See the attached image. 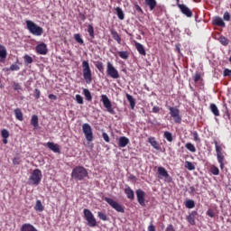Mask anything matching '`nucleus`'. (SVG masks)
Segmentation results:
<instances>
[{
  "mask_svg": "<svg viewBox=\"0 0 231 231\" xmlns=\"http://www.w3.org/2000/svg\"><path fill=\"white\" fill-rule=\"evenodd\" d=\"M110 33H111L114 41H116L117 44H122V38L120 37V34H118L116 30L111 29Z\"/></svg>",
  "mask_w": 231,
  "mask_h": 231,
  "instance_id": "obj_21",
  "label": "nucleus"
},
{
  "mask_svg": "<svg viewBox=\"0 0 231 231\" xmlns=\"http://www.w3.org/2000/svg\"><path fill=\"white\" fill-rule=\"evenodd\" d=\"M13 89L14 91H20V89H22L21 85L17 82H14L13 83Z\"/></svg>",
  "mask_w": 231,
  "mask_h": 231,
  "instance_id": "obj_49",
  "label": "nucleus"
},
{
  "mask_svg": "<svg viewBox=\"0 0 231 231\" xmlns=\"http://www.w3.org/2000/svg\"><path fill=\"white\" fill-rule=\"evenodd\" d=\"M88 172L84 166H76L71 172L72 180L76 181H82L85 178H88Z\"/></svg>",
  "mask_w": 231,
  "mask_h": 231,
  "instance_id": "obj_1",
  "label": "nucleus"
},
{
  "mask_svg": "<svg viewBox=\"0 0 231 231\" xmlns=\"http://www.w3.org/2000/svg\"><path fill=\"white\" fill-rule=\"evenodd\" d=\"M207 216H208L209 217H214V216H215L214 210L208 209V210L207 211Z\"/></svg>",
  "mask_w": 231,
  "mask_h": 231,
  "instance_id": "obj_57",
  "label": "nucleus"
},
{
  "mask_svg": "<svg viewBox=\"0 0 231 231\" xmlns=\"http://www.w3.org/2000/svg\"><path fill=\"white\" fill-rule=\"evenodd\" d=\"M186 208H194L196 207V202L193 199H188L185 202Z\"/></svg>",
  "mask_w": 231,
  "mask_h": 231,
  "instance_id": "obj_35",
  "label": "nucleus"
},
{
  "mask_svg": "<svg viewBox=\"0 0 231 231\" xmlns=\"http://www.w3.org/2000/svg\"><path fill=\"white\" fill-rule=\"evenodd\" d=\"M219 42L222 43L223 46H228V39L225 36H220L218 39Z\"/></svg>",
  "mask_w": 231,
  "mask_h": 231,
  "instance_id": "obj_40",
  "label": "nucleus"
},
{
  "mask_svg": "<svg viewBox=\"0 0 231 231\" xmlns=\"http://www.w3.org/2000/svg\"><path fill=\"white\" fill-rule=\"evenodd\" d=\"M185 147L188 151H189V152H196V146H194L192 143H187Z\"/></svg>",
  "mask_w": 231,
  "mask_h": 231,
  "instance_id": "obj_37",
  "label": "nucleus"
},
{
  "mask_svg": "<svg viewBox=\"0 0 231 231\" xmlns=\"http://www.w3.org/2000/svg\"><path fill=\"white\" fill-rule=\"evenodd\" d=\"M3 143H5V144L8 143V138H4L3 139Z\"/></svg>",
  "mask_w": 231,
  "mask_h": 231,
  "instance_id": "obj_63",
  "label": "nucleus"
},
{
  "mask_svg": "<svg viewBox=\"0 0 231 231\" xmlns=\"http://www.w3.org/2000/svg\"><path fill=\"white\" fill-rule=\"evenodd\" d=\"M120 59H123L124 60H127L129 59V51H122L117 52Z\"/></svg>",
  "mask_w": 231,
  "mask_h": 231,
  "instance_id": "obj_33",
  "label": "nucleus"
},
{
  "mask_svg": "<svg viewBox=\"0 0 231 231\" xmlns=\"http://www.w3.org/2000/svg\"><path fill=\"white\" fill-rule=\"evenodd\" d=\"M5 87L3 86V83H2V80H1V78H0V89H3Z\"/></svg>",
  "mask_w": 231,
  "mask_h": 231,
  "instance_id": "obj_64",
  "label": "nucleus"
},
{
  "mask_svg": "<svg viewBox=\"0 0 231 231\" xmlns=\"http://www.w3.org/2000/svg\"><path fill=\"white\" fill-rule=\"evenodd\" d=\"M129 138L125 137V136H121L118 139V147L124 148V147H127V145H129Z\"/></svg>",
  "mask_w": 231,
  "mask_h": 231,
  "instance_id": "obj_19",
  "label": "nucleus"
},
{
  "mask_svg": "<svg viewBox=\"0 0 231 231\" xmlns=\"http://www.w3.org/2000/svg\"><path fill=\"white\" fill-rule=\"evenodd\" d=\"M185 167L188 169V171H195L196 166L191 162L186 161Z\"/></svg>",
  "mask_w": 231,
  "mask_h": 231,
  "instance_id": "obj_38",
  "label": "nucleus"
},
{
  "mask_svg": "<svg viewBox=\"0 0 231 231\" xmlns=\"http://www.w3.org/2000/svg\"><path fill=\"white\" fill-rule=\"evenodd\" d=\"M178 8H180L181 14L186 15V17H192V11L187 5L183 4H178Z\"/></svg>",
  "mask_w": 231,
  "mask_h": 231,
  "instance_id": "obj_13",
  "label": "nucleus"
},
{
  "mask_svg": "<svg viewBox=\"0 0 231 231\" xmlns=\"http://www.w3.org/2000/svg\"><path fill=\"white\" fill-rule=\"evenodd\" d=\"M104 201L110 205V207H112L114 210H116V212H120L121 214H124L125 212V208H124V206L115 201L113 199L105 197Z\"/></svg>",
  "mask_w": 231,
  "mask_h": 231,
  "instance_id": "obj_7",
  "label": "nucleus"
},
{
  "mask_svg": "<svg viewBox=\"0 0 231 231\" xmlns=\"http://www.w3.org/2000/svg\"><path fill=\"white\" fill-rule=\"evenodd\" d=\"M165 231H176V229H174V226H172L171 224H170V225L166 227Z\"/></svg>",
  "mask_w": 231,
  "mask_h": 231,
  "instance_id": "obj_58",
  "label": "nucleus"
},
{
  "mask_svg": "<svg viewBox=\"0 0 231 231\" xmlns=\"http://www.w3.org/2000/svg\"><path fill=\"white\" fill-rule=\"evenodd\" d=\"M213 24L215 26H220L221 28H225L226 26V24L225 23V22L223 21V18L217 16L213 20Z\"/></svg>",
  "mask_w": 231,
  "mask_h": 231,
  "instance_id": "obj_22",
  "label": "nucleus"
},
{
  "mask_svg": "<svg viewBox=\"0 0 231 231\" xmlns=\"http://www.w3.org/2000/svg\"><path fill=\"white\" fill-rule=\"evenodd\" d=\"M193 80L194 82L198 83L199 80H203V78H201V73L196 72L195 75L193 76Z\"/></svg>",
  "mask_w": 231,
  "mask_h": 231,
  "instance_id": "obj_41",
  "label": "nucleus"
},
{
  "mask_svg": "<svg viewBox=\"0 0 231 231\" xmlns=\"http://www.w3.org/2000/svg\"><path fill=\"white\" fill-rule=\"evenodd\" d=\"M81 66H82L83 79L86 84H91V82H93V72H91V67L89 66V61L83 60Z\"/></svg>",
  "mask_w": 231,
  "mask_h": 231,
  "instance_id": "obj_3",
  "label": "nucleus"
},
{
  "mask_svg": "<svg viewBox=\"0 0 231 231\" xmlns=\"http://www.w3.org/2000/svg\"><path fill=\"white\" fill-rule=\"evenodd\" d=\"M7 56L8 52L6 51V47H5V45L0 44V62H5Z\"/></svg>",
  "mask_w": 231,
  "mask_h": 231,
  "instance_id": "obj_16",
  "label": "nucleus"
},
{
  "mask_svg": "<svg viewBox=\"0 0 231 231\" xmlns=\"http://www.w3.org/2000/svg\"><path fill=\"white\" fill-rule=\"evenodd\" d=\"M171 118H173L175 124H181V116H180V109L174 106L168 107Z\"/></svg>",
  "mask_w": 231,
  "mask_h": 231,
  "instance_id": "obj_10",
  "label": "nucleus"
},
{
  "mask_svg": "<svg viewBox=\"0 0 231 231\" xmlns=\"http://www.w3.org/2000/svg\"><path fill=\"white\" fill-rule=\"evenodd\" d=\"M198 216V211H192L187 217L188 223L189 225H196V217Z\"/></svg>",
  "mask_w": 231,
  "mask_h": 231,
  "instance_id": "obj_18",
  "label": "nucleus"
},
{
  "mask_svg": "<svg viewBox=\"0 0 231 231\" xmlns=\"http://www.w3.org/2000/svg\"><path fill=\"white\" fill-rule=\"evenodd\" d=\"M36 53L39 55H46L48 53V45L44 42L38 44L36 46Z\"/></svg>",
  "mask_w": 231,
  "mask_h": 231,
  "instance_id": "obj_14",
  "label": "nucleus"
},
{
  "mask_svg": "<svg viewBox=\"0 0 231 231\" xmlns=\"http://www.w3.org/2000/svg\"><path fill=\"white\" fill-rule=\"evenodd\" d=\"M23 59H24L25 64H32L33 62V58H32V56L28 54H25Z\"/></svg>",
  "mask_w": 231,
  "mask_h": 231,
  "instance_id": "obj_42",
  "label": "nucleus"
},
{
  "mask_svg": "<svg viewBox=\"0 0 231 231\" xmlns=\"http://www.w3.org/2000/svg\"><path fill=\"white\" fill-rule=\"evenodd\" d=\"M47 147L53 152H60V148L59 147V144H55L54 143L49 142L47 143Z\"/></svg>",
  "mask_w": 231,
  "mask_h": 231,
  "instance_id": "obj_24",
  "label": "nucleus"
},
{
  "mask_svg": "<svg viewBox=\"0 0 231 231\" xmlns=\"http://www.w3.org/2000/svg\"><path fill=\"white\" fill-rule=\"evenodd\" d=\"M14 113L16 120H19L20 122H23V120H24V118L23 117V111H21V108L14 109Z\"/></svg>",
  "mask_w": 231,
  "mask_h": 231,
  "instance_id": "obj_26",
  "label": "nucleus"
},
{
  "mask_svg": "<svg viewBox=\"0 0 231 231\" xmlns=\"http://www.w3.org/2000/svg\"><path fill=\"white\" fill-rule=\"evenodd\" d=\"M88 33L90 39H95V28H93V25L91 24L88 25Z\"/></svg>",
  "mask_w": 231,
  "mask_h": 231,
  "instance_id": "obj_34",
  "label": "nucleus"
},
{
  "mask_svg": "<svg viewBox=\"0 0 231 231\" xmlns=\"http://www.w3.org/2000/svg\"><path fill=\"white\" fill-rule=\"evenodd\" d=\"M157 174L159 175V178H165L166 180L171 177L167 170L162 166L158 167Z\"/></svg>",
  "mask_w": 231,
  "mask_h": 231,
  "instance_id": "obj_15",
  "label": "nucleus"
},
{
  "mask_svg": "<svg viewBox=\"0 0 231 231\" xmlns=\"http://www.w3.org/2000/svg\"><path fill=\"white\" fill-rule=\"evenodd\" d=\"M135 48L138 51V53H140V55H147V52L145 51V48L142 45V43L135 42Z\"/></svg>",
  "mask_w": 231,
  "mask_h": 231,
  "instance_id": "obj_25",
  "label": "nucleus"
},
{
  "mask_svg": "<svg viewBox=\"0 0 231 231\" xmlns=\"http://www.w3.org/2000/svg\"><path fill=\"white\" fill-rule=\"evenodd\" d=\"M74 39L76 42H79V44H84V40L82 39L80 34H79V33L74 34Z\"/></svg>",
  "mask_w": 231,
  "mask_h": 231,
  "instance_id": "obj_44",
  "label": "nucleus"
},
{
  "mask_svg": "<svg viewBox=\"0 0 231 231\" xmlns=\"http://www.w3.org/2000/svg\"><path fill=\"white\" fill-rule=\"evenodd\" d=\"M148 143L151 144L152 147H153V149H155L156 151H160V149H161L160 143H158V141H156L155 137H149Z\"/></svg>",
  "mask_w": 231,
  "mask_h": 231,
  "instance_id": "obj_17",
  "label": "nucleus"
},
{
  "mask_svg": "<svg viewBox=\"0 0 231 231\" xmlns=\"http://www.w3.org/2000/svg\"><path fill=\"white\" fill-rule=\"evenodd\" d=\"M152 113H160V106H153Z\"/></svg>",
  "mask_w": 231,
  "mask_h": 231,
  "instance_id": "obj_60",
  "label": "nucleus"
},
{
  "mask_svg": "<svg viewBox=\"0 0 231 231\" xmlns=\"http://www.w3.org/2000/svg\"><path fill=\"white\" fill-rule=\"evenodd\" d=\"M193 139L195 142H199L200 139H199V134H198V132H193Z\"/></svg>",
  "mask_w": 231,
  "mask_h": 231,
  "instance_id": "obj_54",
  "label": "nucleus"
},
{
  "mask_svg": "<svg viewBox=\"0 0 231 231\" xmlns=\"http://www.w3.org/2000/svg\"><path fill=\"white\" fill-rule=\"evenodd\" d=\"M34 210H36V212H42V210H44V206H42V202L41 200H36Z\"/></svg>",
  "mask_w": 231,
  "mask_h": 231,
  "instance_id": "obj_32",
  "label": "nucleus"
},
{
  "mask_svg": "<svg viewBox=\"0 0 231 231\" xmlns=\"http://www.w3.org/2000/svg\"><path fill=\"white\" fill-rule=\"evenodd\" d=\"M31 125H32L34 129H37V127H39V116H37V115H33L32 116Z\"/></svg>",
  "mask_w": 231,
  "mask_h": 231,
  "instance_id": "obj_27",
  "label": "nucleus"
},
{
  "mask_svg": "<svg viewBox=\"0 0 231 231\" xmlns=\"http://www.w3.org/2000/svg\"><path fill=\"white\" fill-rule=\"evenodd\" d=\"M21 162H22L21 157H14L13 159V164L14 165H20Z\"/></svg>",
  "mask_w": 231,
  "mask_h": 231,
  "instance_id": "obj_51",
  "label": "nucleus"
},
{
  "mask_svg": "<svg viewBox=\"0 0 231 231\" xmlns=\"http://www.w3.org/2000/svg\"><path fill=\"white\" fill-rule=\"evenodd\" d=\"M196 192V188L194 186L189 187V194H194Z\"/></svg>",
  "mask_w": 231,
  "mask_h": 231,
  "instance_id": "obj_61",
  "label": "nucleus"
},
{
  "mask_svg": "<svg viewBox=\"0 0 231 231\" xmlns=\"http://www.w3.org/2000/svg\"><path fill=\"white\" fill-rule=\"evenodd\" d=\"M1 135H2L3 138H9L10 132H8V130H6V129H3L1 131Z\"/></svg>",
  "mask_w": 231,
  "mask_h": 231,
  "instance_id": "obj_46",
  "label": "nucleus"
},
{
  "mask_svg": "<svg viewBox=\"0 0 231 231\" xmlns=\"http://www.w3.org/2000/svg\"><path fill=\"white\" fill-rule=\"evenodd\" d=\"M101 102H103L104 107H106V111L110 113V115H115V109H113V105L111 104V100L106 95L101 96Z\"/></svg>",
  "mask_w": 231,
  "mask_h": 231,
  "instance_id": "obj_11",
  "label": "nucleus"
},
{
  "mask_svg": "<svg viewBox=\"0 0 231 231\" xmlns=\"http://www.w3.org/2000/svg\"><path fill=\"white\" fill-rule=\"evenodd\" d=\"M84 217L86 221L88 222V226H91L92 228L97 226V218H95V215L91 212V210L85 208L83 210Z\"/></svg>",
  "mask_w": 231,
  "mask_h": 231,
  "instance_id": "obj_6",
  "label": "nucleus"
},
{
  "mask_svg": "<svg viewBox=\"0 0 231 231\" xmlns=\"http://www.w3.org/2000/svg\"><path fill=\"white\" fill-rule=\"evenodd\" d=\"M96 68L98 69L100 73H104V63L102 61H97Z\"/></svg>",
  "mask_w": 231,
  "mask_h": 231,
  "instance_id": "obj_39",
  "label": "nucleus"
},
{
  "mask_svg": "<svg viewBox=\"0 0 231 231\" xmlns=\"http://www.w3.org/2000/svg\"><path fill=\"white\" fill-rule=\"evenodd\" d=\"M209 171L214 176H219V168L217 166L212 165Z\"/></svg>",
  "mask_w": 231,
  "mask_h": 231,
  "instance_id": "obj_36",
  "label": "nucleus"
},
{
  "mask_svg": "<svg viewBox=\"0 0 231 231\" xmlns=\"http://www.w3.org/2000/svg\"><path fill=\"white\" fill-rule=\"evenodd\" d=\"M106 75L111 79H120V73L118 72V69L115 68L111 61L106 62Z\"/></svg>",
  "mask_w": 231,
  "mask_h": 231,
  "instance_id": "obj_8",
  "label": "nucleus"
},
{
  "mask_svg": "<svg viewBox=\"0 0 231 231\" xmlns=\"http://www.w3.org/2000/svg\"><path fill=\"white\" fill-rule=\"evenodd\" d=\"M164 138L167 139L168 142H172V134L171 132H164Z\"/></svg>",
  "mask_w": 231,
  "mask_h": 231,
  "instance_id": "obj_45",
  "label": "nucleus"
},
{
  "mask_svg": "<svg viewBox=\"0 0 231 231\" xmlns=\"http://www.w3.org/2000/svg\"><path fill=\"white\" fill-rule=\"evenodd\" d=\"M97 217H99V219H101V221H107V215H106L105 213L98 211L97 212Z\"/></svg>",
  "mask_w": 231,
  "mask_h": 231,
  "instance_id": "obj_43",
  "label": "nucleus"
},
{
  "mask_svg": "<svg viewBox=\"0 0 231 231\" xmlns=\"http://www.w3.org/2000/svg\"><path fill=\"white\" fill-rule=\"evenodd\" d=\"M126 98L130 104L131 109H134V106H136V101L134 100V97L133 96L126 94Z\"/></svg>",
  "mask_w": 231,
  "mask_h": 231,
  "instance_id": "obj_30",
  "label": "nucleus"
},
{
  "mask_svg": "<svg viewBox=\"0 0 231 231\" xmlns=\"http://www.w3.org/2000/svg\"><path fill=\"white\" fill-rule=\"evenodd\" d=\"M209 107L211 113H213L215 116H219V109L217 108V106H216V104L211 103Z\"/></svg>",
  "mask_w": 231,
  "mask_h": 231,
  "instance_id": "obj_29",
  "label": "nucleus"
},
{
  "mask_svg": "<svg viewBox=\"0 0 231 231\" xmlns=\"http://www.w3.org/2000/svg\"><path fill=\"white\" fill-rule=\"evenodd\" d=\"M224 77H231V70L228 69H226L224 70Z\"/></svg>",
  "mask_w": 231,
  "mask_h": 231,
  "instance_id": "obj_56",
  "label": "nucleus"
},
{
  "mask_svg": "<svg viewBox=\"0 0 231 231\" xmlns=\"http://www.w3.org/2000/svg\"><path fill=\"white\" fill-rule=\"evenodd\" d=\"M102 137H103V140L106 142V143H109V142H111V139L109 138V134H107V133L104 132L102 134Z\"/></svg>",
  "mask_w": 231,
  "mask_h": 231,
  "instance_id": "obj_47",
  "label": "nucleus"
},
{
  "mask_svg": "<svg viewBox=\"0 0 231 231\" xmlns=\"http://www.w3.org/2000/svg\"><path fill=\"white\" fill-rule=\"evenodd\" d=\"M76 102H78L79 104H84V97H82V96L77 94L76 95Z\"/></svg>",
  "mask_w": 231,
  "mask_h": 231,
  "instance_id": "obj_48",
  "label": "nucleus"
},
{
  "mask_svg": "<svg viewBox=\"0 0 231 231\" xmlns=\"http://www.w3.org/2000/svg\"><path fill=\"white\" fill-rule=\"evenodd\" d=\"M144 5H146V6L150 8L151 12H152V10L156 8L158 2H156V0H144Z\"/></svg>",
  "mask_w": 231,
  "mask_h": 231,
  "instance_id": "obj_23",
  "label": "nucleus"
},
{
  "mask_svg": "<svg viewBox=\"0 0 231 231\" xmlns=\"http://www.w3.org/2000/svg\"><path fill=\"white\" fill-rule=\"evenodd\" d=\"M134 8L136 12H138V14H141V15H143V9H142V7L138 4H134Z\"/></svg>",
  "mask_w": 231,
  "mask_h": 231,
  "instance_id": "obj_52",
  "label": "nucleus"
},
{
  "mask_svg": "<svg viewBox=\"0 0 231 231\" xmlns=\"http://www.w3.org/2000/svg\"><path fill=\"white\" fill-rule=\"evenodd\" d=\"M148 231H156V227L153 225L148 226Z\"/></svg>",
  "mask_w": 231,
  "mask_h": 231,
  "instance_id": "obj_62",
  "label": "nucleus"
},
{
  "mask_svg": "<svg viewBox=\"0 0 231 231\" xmlns=\"http://www.w3.org/2000/svg\"><path fill=\"white\" fill-rule=\"evenodd\" d=\"M27 30L32 33V35H35L36 37H41L44 33V29L42 27L37 25L33 21L27 20L25 21Z\"/></svg>",
  "mask_w": 231,
  "mask_h": 231,
  "instance_id": "obj_2",
  "label": "nucleus"
},
{
  "mask_svg": "<svg viewBox=\"0 0 231 231\" xmlns=\"http://www.w3.org/2000/svg\"><path fill=\"white\" fill-rule=\"evenodd\" d=\"M125 194L126 195V198L131 201L134 199V191L133 190V189H131V187L127 186L125 189Z\"/></svg>",
  "mask_w": 231,
  "mask_h": 231,
  "instance_id": "obj_20",
  "label": "nucleus"
},
{
  "mask_svg": "<svg viewBox=\"0 0 231 231\" xmlns=\"http://www.w3.org/2000/svg\"><path fill=\"white\" fill-rule=\"evenodd\" d=\"M11 71H19L21 68H19V65L17 64H12L9 69Z\"/></svg>",
  "mask_w": 231,
  "mask_h": 231,
  "instance_id": "obj_50",
  "label": "nucleus"
},
{
  "mask_svg": "<svg viewBox=\"0 0 231 231\" xmlns=\"http://www.w3.org/2000/svg\"><path fill=\"white\" fill-rule=\"evenodd\" d=\"M214 143L217 152V160L220 164V169H223V167H225V155L223 154V144H219L216 140L214 141Z\"/></svg>",
  "mask_w": 231,
  "mask_h": 231,
  "instance_id": "obj_4",
  "label": "nucleus"
},
{
  "mask_svg": "<svg viewBox=\"0 0 231 231\" xmlns=\"http://www.w3.org/2000/svg\"><path fill=\"white\" fill-rule=\"evenodd\" d=\"M82 131L85 134L87 142H93V128L88 123L83 124Z\"/></svg>",
  "mask_w": 231,
  "mask_h": 231,
  "instance_id": "obj_9",
  "label": "nucleus"
},
{
  "mask_svg": "<svg viewBox=\"0 0 231 231\" xmlns=\"http://www.w3.org/2000/svg\"><path fill=\"white\" fill-rule=\"evenodd\" d=\"M42 180V171L39 169H35L32 171L29 181H31L32 185H39Z\"/></svg>",
  "mask_w": 231,
  "mask_h": 231,
  "instance_id": "obj_5",
  "label": "nucleus"
},
{
  "mask_svg": "<svg viewBox=\"0 0 231 231\" xmlns=\"http://www.w3.org/2000/svg\"><path fill=\"white\" fill-rule=\"evenodd\" d=\"M135 194L137 196V201L139 205L145 207V191L139 189L135 191Z\"/></svg>",
  "mask_w": 231,
  "mask_h": 231,
  "instance_id": "obj_12",
  "label": "nucleus"
},
{
  "mask_svg": "<svg viewBox=\"0 0 231 231\" xmlns=\"http://www.w3.org/2000/svg\"><path fill=\"white\" fill-rule=\"evenodd\" d=\"M48 97L50 98V100H57V96L54 94H50Z\"/></svg>",
  "mask_w": 231,
  "mask_h": 231,
  "instance_id": "obj_59",
  "label": "nucleus"
},
{
  "mask_svg": "<svg viewBox=\"0 0 231 231\" xmlns=\"http://www.w3.org/2000/svg\"><path fill=\"white\" fill-rule=\"evenodd\" d=\"M34 98H36V100H39V98H41V90H39L38 88L34 89Z\"/></svg>",
  "mask_w": 231,
  "mask_h": 231,
  "instance_id": "obj_53",
  "label": "nucleus"
},
{
  "mask_svg": "<svg viewBox=\"0 0 231 231\" xmlns=\"http://www.w3.org/2000/svg\"><path fill=\"white\" fill-rule=\"evenodd\" d=\"M116 15L120 21H124L125 19V14H124V11L120 7L116 8Z\"/></svg>",
  "mask_w": 231,
  "mask_h": 231,
  "instance_id": "obj_31",
  "label": "nucleus"
},
{
  "mask_svg": "<svg viewBox=\"0 0 231 231\" xmlns=\"http://www.w3.org/2000/svg\"><path fill=\"white\" fill-rule=\"evenodd\" d=\"M83 95L86 97V100H88V102H91L93 100V96H91V92L89 91V89L84 88Z\"/></svg>",
  "mask_w": 231,
  "mask_h": 231,
  "instance_id": "obj_28",
  "label": "nucleus"
},
{
  "mask_svg": "<svg viewBox=\"0 0 231 231\" xmlns=\"http://www.w3.org/2000/svg\"><path fill=\"white\" fill-rule=\"evenodd\" d=\"M224 21H230V13L226 12L223 15Z\"/></svg>",
  "mask_w": 231,
  "mask_h": 231,
  "instance_id": "obj_55",
  "label": "nucleus"
}]
</instances>
